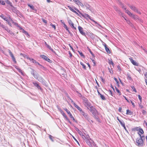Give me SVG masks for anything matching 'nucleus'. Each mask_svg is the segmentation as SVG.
<instances>
[{
    "mask_svg": "<svg viewBox=\"0 0 147 147\" xmlns=\"http://www.w3.org/2000/svg\"><path fill=\"white\" fill-rule=\"evenodd\" d=\"M121 5L122 6V8H124V10H125V11L127 10L126 8L125 7L124 5L123 4H122V3H121Z\"/></svg>",
    "mask_w": 147,
    "mask_h": 147,
    "instance_id": "a18cd8bd",
    "label": "nucleus"
},
{
    "mask_svg": "<svg viewBox=\"0 0 147 147\" xmlns=\"http://www.w3.org/2000/svg\"><path fill=\"white\" fill-rule=\"evenodd\" d=\"M12 23L14 24L16 26H17V27H19L20 28V27L19 25L18 24V23L16 22H14L11 19V20Z\"/></svg>",
    "mask_w": 147,
    "mask_h": 147,
    "instance_id": "c756f323",
    "label": "nucleus"
},
{
    "mask_svg": "<svg viewBox=\"0 0 147 147\" xmlns=\"http://www.w3.org/2000/svg\"><path fill=\"white\" fill-rule=\"evenodd\" d=\"M117 119L118 120V121H119V123H120V124H121L123 122V121H122L120 120L118 118V117H117Z\"/></svg>",
    "mask_w": 147,
    "mask_h": 147,
    "instance_id": "052dcab7",
    "label": "nucleus"
},
{
    "mask_svg": "<svg viewBox=\"0 0 147 147\" xmlns=\"http://www.w3.org/2000/svg\"><path fill=\"white\" fill-rule=\"evenodd\" d=\"M130 61L131 63L134 65L138 66V63H137L136 61L134 60L131 57L129 58Z\"/></svg>",
    "mask_w": 147,
    "mask_h": 147,
    "instance_id": "6e6552de",
    "label": "nucleus"
},
{
    "mask_svg": "<svg viewBox=\"0 0 147 147\" xmlns=\"http://www.w3.org/2000/svg\"><path fill=\"white\" fill-rule=\"evenodd\" d=\"M67 7L68 8L70 9V10L71 11L75 13L78 16H79V14L78 13H77L76 11H75L72 7H71L70 6L68 5L67 6Z\"/></svg>",
    "mask_w": 147,
    "mask_h": 147,
    "instance_id": "dca6fc26",
    "label": "nucleus"
},
{
    "mask_svg": "<svg viewBox=\"0 0 147 147\" xmlns=\"http://www.w3.org/2000/svg\"><path fill=\"white\" fill-rule=\"evenodd\" d=\"M28 6L30 7V8L33 10H34L35 9L34 6L33 5H31L30 4H28Z\"/></svg>",
    "mask_w": 147,
    "mask_h": 147,
    "instance_id": "c85d7f7f",
    "label": "nucleus"
},
{
    "mask_svg": "<svg viewBox=\"0 0 147 147\" xmlns=\"http://www.w3.org/2000/svg\"><path fill=\"white\" fill-rule=\"evenodd\" d=\"M52 52L55 53V52L51 48V47L48 45L46 46Z\"/></svg>",
    "mask_w": 147,
    "mask_h": 147,
    "instance_id": "cd10ccee",
    "label": "nucleus"
},
{
    "mask_svg": "<svg viewBox=\"0 0 147 147\" xmlns=\"http://www.w3.org/2000/svg\"><path fill=\"white\" fill-rule=\"evenodd\" d=\"M8 51L9 54L10 55L11 57L12 58V59L13 61L15 63H17V62L16 61V59H15L13 54L11 52L10 50H8Z\"/></svg>",
    "mask_w": 147,
    "mask_h": 147,
    "instance_id": "0eeeda50",
    "label": "nucleus"
},
{
    "mask_svg": "<svg viewBox=\"0 0 147 147\" xmlns=\"http://www.w3.org/2000/svg\"><path fill=\"white\" fill-rule=\"evenodd\" d=\"M69 23L71 27L74 28L75 29H76V28L74 27V23H73V22L71 20H69Z\"/></svg>",
    "mask_w": 147,
    "mask_h": 147,
    "instance_id": "aec40b11",
    "label": "nucleus"
},
{
    "mask_svg": "<svg viewBox=\"0 0 147 147\" xmlns=\"http://www.w3.org/2000/svg\"><path fill=\"white\" fill-rule=\"evenodd\" d=\"M82 137V138L85 141L86 140L87 138L88 137L86 138L84 135L83 134L81 136Z\"/></svg>",
    "mask_w": 147,
    "mask_h": 147,
    "instance_id": "79ce46f5",
    "label": "nucleus"
},
{
    "mask_svg": "<svg viewBox=\"0 0 147 147\" xmlns=\"http://www.w3.org/2000/svg\"><path fill=\"white\" fill-rule=\"evenodd\" d=\"M67 114H68L69 115L70 117H71L72 116V115L71 114V113H70V111L69 112H68V113H67Z\"/></svg>",
    "mask_w": 147,
    "mask_h": 147,
    "instance_id": "338daca9",
    "label": "nucleus"
},
{
    "mask_svg": "<svg viewBox=\"0 0 147 147\" xmlns=\"http://www.w3.org/2000/svg\"><path fill=\"white\" fill-rule=\"evenodd\" d=\"M138 97L139 99L140 100V102H142V97L141 96H140V95H138Z\"/></svg>",
    "mask_w": 147,
    "mask_h": 147,
    "instance_id": "de8ad7c7",
    "label": "nucleus"
},
{
    "mask_svg": "<svg viewBox=\"0 0 147 147\" xmlns=\"http://www.w3.org/2000/svg\"><path fill=\"white\" fill-rule=\"evenodd\" d=\"M31 74L36 79H38V74L35 72L34 70H33V72L31 73Z\"/></svg>",
    "mask_w": 147,
    "mask_h": 147,
    "instance_id": "f3484780",
    "label": "nucleus"
},
{
    "mask_svg": "<svg viewBox=\"0 0 147 147\" xmlns=\"http://www.w3.org/2000/svg\"><path fill=\"white\" fill-rule=\"evenodd\" d=\"M38 81H39L40 82H41V81H42L43 80V78L41 77H40L39 78V79H38Z\"/></svg>",
    "mask_w": 147,
    "mask_h": 147,
    "instance_id": "603ef678",
    "label": "nucleus"
},
{
    "mask_svg": "<svg viewBox=\"0 0 147 147\" xmlns=\"http://www.w3.org/2000/svg\"><path fill=\"white\" fill-rule=\"evenodd\" d=\"M64 110H65L66 112L67 113H68V112H70V111L66 108H64Z\"/></svg>",
    "mask_w": 147,
    "mask_h": 147,
    "instance_id": "5fc2aeb1",
    "label": "nucleus"
},
{
    "mask_svg": "<svg viewBox=\"0 0 147 147\" xmlns=\"http://www.w3.org/2000/svg\"><path fill=\"white\" fill-rule=\"evenodd\" d=\"M87 120H89V119L88 115L86 114L85 115H84V116H83Z\"/></svg>",
    "mask_w": 147,
    "mask_h": 147,
    "instance_id": "72a5a7b5",
    "label": "nucleus"
},
{
    "mask_svg": "<svg viewBox=\"0 0 147 147\" xmlns=\"http://www.w3.org/2000/svg\"><path fill=\"white\" fill-rule=\"evenodd\" d=\"M88 109L93 114V113L95 112V111H96V110L95 109L92 105H91L90 107H89Z\"/></svg>",
    "mask_w": 147,
    "mask_h": 147,
    "instance_id": "2eb2a0df",
    "label": "nucleus"
},
{
    "mask_svg": "<svg viewBox=\"0 0 147 147\" xmlns=\"http://www.w3.org/2000/svg\"><path fill=\"white\" fill-rule=\"evenodd\" d=\"M50 25L52 26V27L54 28L55 29V30L56 29V26H55L54 25H53L52 24V23H51V24H50Z\"/></svg>",
    "mask_w": 147,
    "mask_h": 147,
    "instance_id": "c03bdc74",
    "label": "nucleus"
},
{
    "mask_svg": "<svg viewBox=\"0 0 147 147\" xmlns=\"http://www.w3.org/2000/svg\"><path fill=\"white\" fill-rule=\"evenodd\" d=\"M0 17L2 18L5 20L7 22L8 21V20L7 18L3 14H1L0 16Z\"/></svg>",
    "mask_w": 147,
    "mask_h": 147,
    "instance_id": "412c9836",
    "label": "nucleus"
},
{
    "mask_svg": "<svg viewBox=\"0 0 147 147\" xmlns=\"http://www.w3.org/2000/svg\"><path fill=\"white\" fill-rule=\"evenodd\" d=\"M33 84L35 86L37 87L38 88L41 89V88L40 86H39L38 84L36 82H33Z\"/></svg>",
    "mask_w": 147,
    "mask_h": 147,
    "instance_id": "b1692460",
    "label": "nucleus"
},
{
    "mask_svg": "<svg viewBox=\"0 0 147 147\" xmlns=\"http://www.w3.org/2000/svg\"><path fill=\"white\" fill-rule=\"evenodd\" d=\"M49 138L52 141H53V137L51 135H50L49 136Z\"/></svg>",
    "mask_w": 147,
    "mask_h": 147,
    "instance_id": "e2e57ef3",
    "label": "nucleus"
},
{
    "mask_svg": "<svg viewBox=\"0 0 147 147\" xmlns=\"http://www.w3.org/2000/svg\"><path fill=\"white\" fill-rule=\"evenodd\" d=\"M16 68L17 69V70L20 73L22 74V75L23 74V72H22V71L20 68L18 67H16Z\"/></svg>",
    "mask_w": 147,
    "mask_h": 147,
    "instance_id": "bb28decb",
    "label": "nucleus"
},
{
    "mask_svg": "<svg viewBox=\"0 0 147 147\" xmlns=\"http://www.w3.org/2000/svg\"><path fill=\"white\" fill-rule=\"evenodd\" d=\"M127 22L128 24H132V23L129 20H128L127 21Z\"/></svg>",
    "mask_w": 147,
    "mask_h": 147,
    "instance_id": "0e129e2a",
    "label": "nucleus"
},
{
    "mask_svg": "<svg viewBox=\"0 0 147 147\" xmlns=\"http://www.w3.org/2000/svg\"><path fill=\"white\" fill-rule=\"evenodd\" d=\"M133 113L129 109L127 110L126 114L127 115H131Z\"/></svg>",
    "mask_w": 147,
    "mask_h": 147,
    "instance_id": "393cba45",
    "label": "nucleus"
},
{
    "mask_svg": "<svg viewBox=\"0 0 147 147\" xmlns=\"http://www.w3.org/2000/svg\"><path fill=\"white\" fill-rule=\"evenodd\" d=\"M80 63L81 65H82L83 68L84 69H86V66L82 62H81Z\"/></svg>",
    "mask_w": 147,
    "mask_h": 147,
    "instance_id": "58836bf2",
    "label": "nucleus"
},
{
    "mask_svg": "<svg viewBox=\"0 0 147 147\" xmlns=\"http://www.w3.org/2000/svg\"><path fill=\"white\" fill-rule=\"evenodd\" d=\"M63 25L64 28L66 30L69 31L67 25L65 24V23H63Z\"/></svg>",
    "mask_w": 147,
    "mask_h": 147,
    "instance_id": "a19ab883",
    "label": "nucleus"
},
{
    "mask_svg": "<svg viewBox=\"0 0 147 147\" xmlns=\"http://www.w3.org/2000/svg\"><path fill=\"white\" fill-rule=\"evenodd\" d=\"M114 9L117 11H119V12H120V9H118L117 7L115 6H114Z\"/></svg>",
    "mask_w": 147,
    "mask_h": 147,
    "instance_id": "c9c22d12",
    "label": "nucleus"
},
{
    "mask_svg": "<svg viewBox=\"0 0 147 147\" xmlns=\"http://www.w3.org/2000/svg\"><path fill=\"white\" fill-rule=\"evenodd\" d=\"M98 93L99 95L100 96V97H101V98L102 100H106V98L104 95H103L101 94H100V93L98 91Z\"/></svg>",
    "mask_w": 147,
    "mask_h": 147,
    "instance_id": "4be33fe9",
    "label": "nucleus"
},
{
    "mask_svg": "<svg viewBox=\"0 0 147 147\" xmlns=\"http://www.w3.org/2000/svg\"><path fill=\"white\" fill-rule=\"evenodd\" d=\"M139 107L141 109H142L143 108V105H142L141 104V102L140 103H139Z\"/></svg>",
    "mask_w": 147,
    "mask_h": 147,
    "instance_id": "864d4df0",
    "label": "nucleus"
},
{
    "mask_svg": "<svg viewBox=\"0 0 147 147\" xmlns=\"http://www.w3.org/2000/svg\"><path fill=\"white\" fill-rule=\"evenodd\" d=\"M82 16L84 17V18H89L93 22H94L96 24L100 26H101V25L100 24L98 23L97 22L95 21L94 20L91 19V17L87 13H85L84 15H82Z\"/></svg>",
    "mask_w": 147,
    "mask_h": 147,
    "instance_id": "20e7f679",
    "label": "nucleus"
},
{
    "mask_svg": "<svg viewBox=\"0 0 147 147\" xmlns=\"http://www.w3.org/2000/svg\"><path fill=\"white\" fill-rule=\"evenodd\" d=\"M142 138V137H140L139 138H138L136 140V142L138 146H142L144 142Z\"/></svg>",
    "mask_w": 147,
    "mask_h": 147,
    "instance_id": "7ed1b4c3",
    "label": "nucleus"
},
{
    "mask_svg": "<svg viewBox=\"0 0 147 147\" xmlns=\"http://www.w3.org/2000/svg\"><path fill=\"white\" fill-rule=\"evenodd\" d=\"M142 113L143 114H146V111L144 110H142Z\"/></svg>",
    "mask_w": 147,
    "mask_h": 147,
    "instance_id": "3c124183",
    "label": "nucleus"
},
{
    "mask_svg": "<svg viewBox=\"0 0 147 147\" xmlns=\"http://www.w3.org/2000/svg\"><path fill=\"white\" fill-rule=\"evenodd\" d=\"M11 35H14V33L10 30H8V28H7V30H6Z\"/></svg>",
    "mask_w": 147,
    "mask_h": 147,
    "instance_id": "473e14b6",
    "label": "nucleus"
},
{
    "mask_svg": "<svg viewBox=\"0 0 147 147\" xmlns=\"http://www.w3.org/2000/svg\"><path fill=\"white\" fill-rule=\"evenodd\" d=\"M115 89L117 92L119 94V95H121V93L119 89L116 87H115Z\"/></svg>",
    "mask_w": 147,
    "mask_h": 147,
    "instance_id": "e433bc0d",
    "label": "nucleus"
},
{
    "mask_svg": "<svg viewBox=\"0 0 147 147\" xmlns=\"http://www.w3.org/2000/svg\"><path fill=\"white\" fill-rule=\"evenodd\" d=\"M42 20L43 22L46 24L47 23V21L43 18L42 19Z\"/></svg>",
    "mask_w": 147,
    "mask_h": 147,
    "instance_id": "6e6d98bb",
    "label": "nucleus"
},
{
    "mask_svg": "<svg viewBox=\"0 0 147 147\" xmlns=\"http://www.w3.org/2000/svg\"><path fill=\"white\" fill-rule=\"evenodd\" d=\"M0 4H1L3 5H5V3L3 1H1V2Z\"/></svg>",
    "mask_w": 147,
    "mask_h": 147,
    "instance_id": "4d7b16f0",
    "label": "nucleus"
},
{
    "mask_svg": "<svg viewBox=\"0 0 147 147\" xmlns=\"http://www.w3.org/2000/svg\"><path fill=\"white\" fill-rule=\"evenodd\" d=\"M83 103L84 105L87 107L88 109H89V107L91 105V103L89 102L88 100L86 99L84 100Z\"/></svg>",
    "mask_w": 147,
    "mask_h": 147,
    "instance_id": "39448f33",
    "label": "nucleus"
},
{
    "mask_svg": "<svg viewBox=\"0 0 147 147\" xmlns=\"http://www.w3.org/2000/svg\"><path fill=\"white\" fill-rule=\"evenodd\" d=\"M85 141L90 146H91L92 143L93 142V140L91 139H89L88 138H87Z\"/></svg>",
    "mask_w": 147,
    "mask_h": 147,
    "instance_id": "9b49d317",
    "label": "nucleus"
},
{
    "mask_svg": "<svg viewBox=\"0 0 147 147\" xmlns=\"http://www.w3.org/2000/svg\"><path fill=\"white\" fill-rule=\"evenodd\" d=\"M100 78L101 79V81L104 83L105 81V79L103 78V77L102 76H100Z\"/></svg>",
    "mask_w": 147,
    "mask_h": 147,
    "instance_id": "8fccbe9b",
    "label": "nucleus"
},
{
    "mask_svg": "<svg viewBox=\"0 0 147 147\" xmlns=\"http://www.w3.org/2000/svg\"><path fill=\"white\" fill-rule=\"evenodd\" d=\"M40 57L43 59H44L45 60L51 63V60H50L49 59L47 56L44 55H40Z\"/></svg>",
    "mask_w": 147,
    "mask_h": 147,
    "instance_id": "423d86ee",
    "label": "nucleus"
},
{
    "mask_svg": "<svg viewBox=\"0 0 147 147\" xmlns=\"http://www.w3.org/2000/svg\"><path fill=\"white\" fill-rule=\"evenodd\" d=\"M140 129V128L138 127H136L134 128V131H138Z\"/></svg>",
    "mask_w": 147,
    "mask_h": 147,
    "instance_id": "4c0bfd02",
    "label": "nucleus"
},
{
    "mask_svg": "<svg viewBox=\"0 0 147 147\" xmlns=\"http://www.w3.org/2000/svg\"><path fill=\"white\" fill-rule=\"evenodd\" d=\"M109 93L112 96H113V93L111 90H109Z\"/></svg>",
    "mask_w": 147,
    "mask_h": 147,
    "instance_id": "13d9d810",
    "label": "nucleus"
},
{
    "mask_svg": "<svg viewBox=\"0 0 147 147\" xmlns=\"http://www.w3.org/2000/svg\"><path fill=\"white\" fill-rule=\"evenodd\" d=\"M74 9H75V10H76L77 12H78L79 13H80V14H81V15H82V13H81V12H80V11L77 9L76 8H74Z\"/></svg>",
    "mask_w": 147,
    "mask_h": 147,
    "instance_id": "49530a36",
    "label": "nucleus"
},
{
    "mask_svg": "<svg viewBox=\"0 0 147 147\" xmlns=\"http://www.w3.org/2000/svg\"><path fill=\"white\" fill-rule=\"evenodd\" d=\"M127 79L129 80H131V77L129 75H128V76Z\"/></svg>",
    "mask_w": 147,
    "mask_h": 147,
    "instance_id": "69168bd1",
    "label": "nucleus"
},
{
    "mask_svg": "<svg viewBox=\"0 0 147 147\" xmlns=\"http://www.w3.org/2000/svg\"><path fill=\"white\" fill-rule=\"evenodd\" d=\"M60 112L61 114L63 115V116L65 118L66 120H67V121H69L70 123L69 119L67 117L66 114L64 113V112L61 110Z\"/></svg>",
    "mask_w": 147,
    "mask_h": 147,
    "instance_id": "a211bd4d",
    "label": "nucleus"
},
{
    "mask_svg": "<svg viewBox=\"0 0 147 147\" xmlns=\"http://www.w3.org/2000/svg\"><path fill=\"white\" fill-rule=\"evenodd\" d=\"M121 125L123 127L124 129L126 131H127V129L126 128V127L125 126V124L124 122H123L121 124Z\"/></svg>",
    "mask_w": 147,
    "mask_h": 147,
    "instance_id": "7c9ffc66",
    "label": "nucleus"
},
{
    "mask_svg": "<svg viewBox=\"0 0 147 147\" xmlns=\"http://www.w3.org/2000/svg\"><path fill=\"white\" fill-rule=\"evenodd\" d=\"M125 12L130 17L132 18L134 20H139V18L137 15L131 13L128 10H126Z\"/></svg>",
    "mask_w": 147,
    "mask_h": 147,
    "instance_id": "f257e3e1",
    "label": "nucleus"
},
{
    "mask_svg": "<svg viewBox=\"0 0 147 147\" xmlns=\"http://www.w3.org/2000/svg\"><path fill=\"white\" fill-rule=\"evenodd\" d=\"M131 88L135 92H137L136 90V89H135V88L134 86H131Z\"/></svg>",
    "mask_w": 147,
    "mask_h": 147,
    "instance_id": "ea45409f",
    "label": "nucleus"
},
{
    "mask_svg": "<svg viewBox=\"0 0 147 147\" xmlns=\"http://www.w3.org/2000/svg\"><path fill=\"white\" fill-rule=\"evenodd\" d=\"M78 132L80 135L81 136L83 134L78 129Z\"/></svg>",
    "mask_w": 147,
    "mask_h": 147,
    "instance_id": "09e8293b",
    "label": "nucleus"
},
{
    "mask_svg": "<svg viewBox=\"0 0 147 147\" xmlns=\"http://www.w3.org/2000/svg\"><path fill=\"white\" fill-rule=\"evenodd\" d=\"M131 101V103H132V104L133 105V107H135V104L134 102H133L131 100L130 101Z\"/></svg>",
    "mask_w": 147,
    "mask_h": 147,
    "instance_id": "bf43d9fd",
    "label": "nucleus"
},
{
    "mask_svg": "<svg viewBox=\"0 0 147 147\" xmlns=\"http://www.w3.org/2000/svg\"><path fill=\"white\" fill-rule=\"evenodd\" d=\"M71 102V103L73 104L74 107L76 108L80 112L82 111V109L79 107L76 104L73 100H72Z\"/></svg>",
    "mask_w": 147,
    "mask_h": 147,
    "instance_id": "9d476101",
    "label": "nucleus"
},
{
    "mask_svg": "<svg viewBox=\"0 0 147 147\" xmlns=\"http://www.w3.org/2000/svg\"><path fill=\"white\" fill-rule=\"evenodd\" d=\"M103 45L104 46L106 52L110 54L111 53V51L107 47V46L106 44L105 43H103Z\"/></svg>",
    "mask_w": 147,
    "mask_h": 147,
    "instance_id": "1a4fd4ad",
    "label": "nucleus"
},
{
    "mask_svg": "<svg viewBox=\"0 0 147 147\" xmlns=\"http://www.w3.org/2000/svg\"><path fill=\"white\" fill-rule=\"evenodd\" d=\"M78 29L80 33L82 35H85V33L83 31V29L80 26H79L78 27Z\"/></svg>",
    "mask_w": 147,
    "mask_h": 147,
    "instance_id": "f8f14e48",
    "label": "nucleus"
},
{
    "mask_svg": "<svg viewBox=\"0 0 147 147\" xmlns=\"http://www.w3.org/2000/svg\"><path fill=\"white\" fill-rule=\"evenodd\" d=\"M121 125L123 127L124 129L126 131H127V129L126 128V127L125 126V124L124 122H123L121 124Z\"/></svg>",
    "mask_w": 147,
    "mask_h": 147,
    "instance_id": "2f4dec72",
    "label": "nucleus"
},
{
    "mask_svg": "<svg viewBox=\"0 0 147 147\" xmlns=\"http://www.w3.org/2000/svg\"><path fill=\"white\" fill-rule=\"evenodd\" d=\"M109 70L111 74H113V71L112 70V69H111L109 68Z\"/></svg>",
    "mask_w": 147,
    "mask_h": 147,
    "instance_id": "774afa93",
    "label": "nucleus"
},
{
    "mask_svg": "<svg viewBox=\"0 0 147 147\" xmlns=\"http://www.w3.org/2000/svg\"><path fill=\"white\" fill-rule=\"evenodd\" d=\"M128 6L129 8L134 12H137L140 14H141V12L139 11L138 9L134 6L133 5H131L129 4L128 5Z\"/></svg>",
    "mask_w": 147,
    "mask_h": 147,
    "instance_id": "f03ea898",
    "label": "nucleus"
},
{
    "mask_svg": "<svg viewBox=\"0 0 147 147\" xmlns=\"http://www.w3.org/2000/svg\"><path fill=\"white\" fill-rule=\"evenodd\" d=\"M20 29L22 30V32L23 33H24V34H26L29 35L28 33V32H26V31L22 27H20Z\"/></svg>",
    "mask_w": 147,
    "mask_h": 147,
    "instance_id": "5701e85b",
    "label": "nucleus"
},
{
    "mask_svg": "<svg viewBox=\"0 0 147 147\" xmlns=\"http://www.w3.org/2000/svg\"><path fill=\"white\" fill-rule=\"evenodd\" d=\"M5 2L8 4L11 7H12V4L11 2L9 0H6Z\"/></svg>",
    "mask_w": 147,
    "mask_h": 147,
    "instance_id": "a878e982",
    "label": "nucleus"
},
{
    "mask_svg": "<svg viewBox=\"0 0 147 147\" xmlns=\"http://www.w3.org/2000/svg\"><path fill=\"white\" fill-rule=\"evenodd\" d=\"M109 63L110 65H112L113 66L114 63L111 59L110 60H109Z\"/></svg>",
    "mask_w": 147,
    "mask_h": 147,
    "instance_id": "f704fd0d",
    "label": "nucleus"
},
{
    "mask_svg": "<svg viewBox=\"0 0 147 147\" xmlns=\"http://www.w3.org/2000/svg\"><path fill=\"white\" fill-rule=\"evenodd\" d=\"M144 131L141 128L138 131V134L140 135V137H143V134H144Z\"/></svg>",
    "mask_w": 147,
    "mask_h": 147,
    "instance_id": "ddd939ff",
    "label": "nucleus"
},
{
    "mask_svg": "<svg viewBox=\"0 0 147 147\" xmlns=\"http://www.w3.org/2000/svg\"><path fill=\"white\" fill-rule=\"evenodd\" d=\"M24 57L26 58L27 59H29L30 60H31V59L30 58V57H29L28 56H27L26 55H25V56H24Z\"/></svg>",
    "mask_w": 147,
    "mask_h": 147,
    "instance_id": "37998d69",
    "label": "nucleus"
},
{
    "mask_svg": "<svg viewBox=\"0 0 147 147\" xmlns=\"http://www.w3.org/2000/svg\"><path fill=\"white\" fill-rule=\"evenodd\" d=\"M75 3L76 4L78 5H80L81 6H83L84 5L83 4L80 2L79 0H73Z\"/></svg>",
    "mask_w": 147,
    "mask_h": 147,
    "instance_id": "4468645a",
    "label": "nucleus"
},
{
    "mask_svg": "<svg viewBox=\"0 0 147 147\" xmlns=\"http://www.w3.org/2000/svg\"><path fill=\"white\" fill-rule=\"evenodd\" d=\"M81 112V113L82 114V115H83V116L84 115H85L86 113H85V112L83 111L82 110V111H81V112Z\"/></svg>",
    "mask_w": 147,
    "mask_h": 147,
    "instance_id": "680f3d73",
    "label": "nucleus"
},
{
    "mask_svg": "<svg viewBox=\"0 0 147 147\" xmlns=\"http://www.w3.org/2000/svg\"><path fill=\"white\" fill-rule=\"evenodd\" d=\"M0 27H1L2 28L3 30H7V27L5 26V25L3 24L0 22Z\"/></svg>",
    "mask_w": 147,
    "mask_h": 147,
    "instance_id": "6ab92c4d",
    "label": "nucleus"
}]
</instances>
